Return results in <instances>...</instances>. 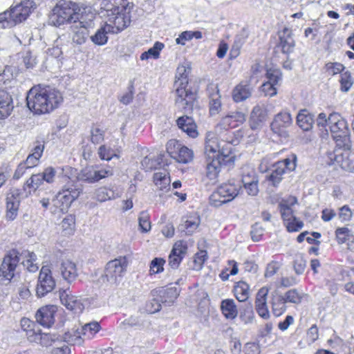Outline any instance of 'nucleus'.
Segmentation results:
<instances>
[{
	"label": "nucleus",
	"instance_id": "1",
	"mask_svg": "<svg viewBox=\"0 0 354 354\" xmlns=\"http://www.w3.org/2000/svg\"><path fill=\"white\" fill-rule=\"evenodd\" d=\"M100 6V15L106 19L105 25L91 37V41L98 46L106 44L108 33H118L129 26L133 8L128 0H102Z\"/></svg>",
	"mask_w": 354,
	"mask_h": 354
},
{
	"label": "nucleus",
	"instance_id": "2",
	"mask_svg": "<svg viewBox=\"0 0 354 354\" xmlns=\"http://www.w3.org/2000/svg\"><path fill=\"white\" fill-rule=\"evenodd\" d=\"M230 149H225L218 138L213 132H208L206 135L205 152L207 156L205 176L203 180L206 184L214 185L218 182V176L223 163L225 161L230 153Z\"/></svg>",
	"mask_w": 354,
	"mask_h": 354
},
{
	"label": "nucleus",
	"instance_id": "3",
	"mask_svg": "<svg viewBox=\"0 0 354 354\" xmlns=\"http://www.w3.org/2000/svg\"><path fill=\"white\" fill-rule=\"evenodd\" d=\"M62 93L51 86H34L28 93L27 106L35 114H44L56 109L62 102Z\"/></svg>",
	"mask_w": 354,
	"mask_h": 354
},
{
	"label": "nucleus",
	"instance_id": "4",
	"mask_svg": "<svg viewBox=\"0 0 354 354\" xmlns=\"http://www.w3.org/2000/svg\"><path fill=\"white\" fill-rule=\"evenodd\" d=\"M190 71L189 66L180 65L177 68L176 74L175 102L177 106L185 113H190L193 110L196 100V93L188 88V75Z\"/></svg>",
	"mask_w": 354,
	"mask_h": 354
},
{
	"label": "nucleus",
	"instance_id": "5",
	"mask_svg": "<svg viewBox=\"0 0 354 354\" xmlns=\"http://www.w3.org/2000/svg\"><path fill=\"white\" fill-rule=\"evenodd\" d=\"M36 8L32 0H24L10 8L0 13V28H8L25 21Z\"/></svg>",
	"mask_w": 354,
	"mask_h": 354
},
{
	"label": "nucleus",
	"instance_id": "6",
	"mask_svg": "<svg viewBox=\"0 0 354 354\" xmlns=\"http://www.w3.org/2000/svg\"><path fill=\"white\" fill-rule=\"evenodd\" d=\"M77 5L68 0H59L49 16V24L59 27L66 22L73 23L80 15Z\"/></svg>",
	"mask_w": 354,
	"mask_h": 354
},
{
	"label": "nucleus",
	"instance_id": "7",
	"mask_svg": "<svg viewBox=\"0 0 354 354\" xmlns=\"http://www.w3.org/2000/svg\"><path fill=\"white\" fill-rule=\"evenodd\" d=\"M241 185L234 180L221 185L209 196V204L218 207L234 199L239 194Z\"/></svg>",
	"mask_w": 354,
	"mask_h": 354
},
{
	"label": "nucleus",
	"instance_id": "8",
	"mask_svg": "<svg viewBox=\"0 0 354 354\" xmlns=\"http://www.w3.org/2000/svg\"><path fill=\"white\" fill-rule=\"evenodd\" d=\"M95 15L92 12L82 13L79 19L74 20L71 26L72 40L78 45L84 44L88 36V29L93 27Z\"/></svg>",
	"mask_w": 354,
	"mask_h": 354
},
{
	"label": "nucleus",
	"instance_id": "9",
	"mask_svg": "<svg viewBox=\"0 0 354 354\" xmlns=\"http://www.w3.org/2000/svg\"><path fill=\"white\" fill-rule=\"evenodd\" d=\"M81 192L82 190L73 184L65 185L53 200L55 211L66 212Z\"/></svg>",
	"mask_w": 354,
	"mask_h": 354
},
{
	"label": "nucleus",
	"instance_id": "10",
	"mask_svg": "<svg viewBox=\"0 0 354 354\" xmlns=\"http://www.w3.org/2000/svg\"><path fill=\"white\" fill-rule=\"evenodd\" d=\"M129 264L127 257H120L109 261L104 269L102 277L111 284H116L127 271Z\"/></svg>",
	"mask_w": 354,
	"mask_h": 354
},
{
	"label": "nucleus",
	"instance_id": "11",
	"mask_svg": "<svg viewBox=\"0 0 354 354\" xmlns=\"http://www.w3.org/2000/svg\"><path fill=\"white\" fill-rule=\"evenodd\" d=\"M297 156L292 153L286 158L277 162L272 166V170L267 176L268 180L274 187H277L283 179V175L286 171H293L296 167Z\"/></svg>",
	"mask_w": 354,
	"mask_h": 354
},
{
	"label": "nucleus",
	"instance_id": "12",
	"mask_svg": "<svg viewBox=\"0 0 354 354\" xmlns=\"http://www.w3.org/2000/svg\"><path fill=\"white\" fill-rule=\"evenodd\" d=\"M246 120V115L241 111H230L223 117L215 127V133L221 136L230 128H235L242 124Z\"/></svg>",
	"mask_w": 354,
	"mask_h": 354
},
{
	"label": "nucleus",
	"instance_id": "13",
	"mask_svg": "<svg viewBox=\"0 0 354 354\" xmlns=\"http://www.w3.org/2000/svg\"><path fill=\"white\" fill-rule=\"evenodd\" d=\"M166 149L171 157L178 162L186 164L193 160L194 153L192 150L185 146H181L176 140H169L167 143Z\"/></svg>",
	"mask_w": 354,
	"mask_h": 354
},
{
	"label": "nucleus",
	"instance_id": "14",
	"mask_svg": "<svg viewBox=\"0 0 354 354\" xmlns=\"http://www.w3.org/2000/svg\"><path fill=\"white\" fill-rule=\"evenodd\" d=\"M55 287V281L52 276L50 268L42 266L40 270L36 287V294L38 297H44L50 292Z\"/></svg>",
	"mask_w": 354,
	"mask_h": 354
},
{
	"label": "nucleus",
	"instance_id": "15",
	"mask_svg": "<svg viewBox=\"0 0 354 354\" xmlns=\"http://www.w3.org/2000/svg\"><path fill=\"white\" fill-rule=\"evenodd\" d=\"M19 261V258L16 251H12L5 256L0 267V277L10 281Z\"/></svg>",
	"mask_w": 354,
	"mask_h": 354
},
{
	"label": "nucleus",
	"instance_id": "16",
	"mask_svg": "<svg viewBox=\"0 0 354 354\" xmlns=\"http://www.w3.org/2000/svg\"><path fill=\"white\" fill-rule=\"evenodd\" d=\"M187 252V245L183 241L174 243L169 255L168 264L172 269H177Z\"/></svg>",
	"mask_w": 354,
	"mask_h": 354
},
{
	"label": "nucleus",
	"instance_id": "17",
	"mask_svg": "<svg viewBox=\"0 0 354 354\" xmlns=\"http://www.w3.org/2000/svg\"><path fill=\"white\" fill-rule=\"evenodd\" d=\"M59 297L62 304L66 308L75 314L82 313L84 306L80 298L71 294L69 290H65L59 292Z\"/></svg>",
	"mask_w": 354,
	"mask_h": 354
},
{
	"label": "nucleus",
	"instance_id": "18",
	"mask_svg": "<svg viewBox=\"0 0 354 354\" xmlns=\"http://www.w3.org/2000/svg\"><path fill=\"white\" fill-rule=\"evenodd\" d=\"M57 307L54 305L45 306L40 308L36 313L37 322L44 327L49 328L55 322V314Z\"/></svg>",
	"mask_w": 354,
	"mask_h": 354
},
{
	"label": "nucleus",
	"instance_id": "19",
	"mask_svg": "<svg viewBox=\"0 0 354 354\" xmlns=\"http://www.w3.org/2000/svg\"><path fill=\"white\" fill-rule=\"evenodd\" d=\"M269 290L267 287H263L257 293L255 300V308L258 315L267 319L270 317V313L267 305V296Z\"/></svg>",
	"mask_w": 354,
	"mask_h": 354
},
{
	"label": "nucleus",
	"instance_id": "20",
	"mask_svg": "<svg viewBox=\"0 0 354 354\" xmlns=\"http://www.w3.org/2000/svg\"><path fill=\"white\" fill-rule=\"evenodd\" d=\"M242 183L248 195L255 196L259 193L258 176L254 170L250 169L247 174L242 176Z\"/></svg>",
	"mask_w": 354,
	"mask_h": 354
},
{
	"label": "nucleus",
	"instance_id": "21",
	"mask_svg": "<svg viewBox=\"0 0 354 354\" xmlns=\"http://www.w3.org/2000/svg\"><path fill=\"white\" fill-rule=\"evenodd\" d=\"M272 313L276 317L283 315L287 308L286 301L283 294L278 289L271 292V301Z\"/></svg>",
	"mask_w": 354,
	"mask_h": 354
},
{
	"label": "nucleus",
	"instance_id": "22",
	"mask_svg": "<svg viewBox=\"0 0 354 354\" xmlns=\"http://www.w3.org/2000/svg\"><path fill=\"white\" fill-rule=\"evenodd\" d=\"M253 87L248 81H242L232 90V99L235 102L246 100L252 95Z\"/></svg>",
	"mask_w": 354,
	"mask_h": 354
},
{
	"label": "nucleus",
	"instance_id": "23",
	"mask_svg": "<svg viewBox=\"0 0 354 354\" xmlns=\"http://www.w3.org/2000/svg\"><path fill=\"white\" fill-rule=\"evenodd\" d=\"M292 123V118L289 112L281 111L277 114L271 124V129L275 133L280 134L283 129L289 127Z\"/></svg>",
	"mask_w": 354,
	"mask_h": 354
},
{
	"label": "nucleus",
	"instance_id": "24",
	"mask_svg": "<svg viewBox=\"0 0 354 354\" xmlns=\"http://www.w3.org/2000/svg\"><path fill=\"white\" fill-rule=\"evenodd\" d=\"M200 223V217L196 214L187 215L182 218L178 230L187 235H192L197 230Z\"/></svg>",
	"mask_w": 354,
	"mask_h": 354
},
{
	"label": "nucleus",
	"instance_id": "25",
	"mask_svg": "<svg viewBox=\"0 0 354 354\" xmlns=\"http://www.w3.org/2000/svg\"><path fill=\"white\" fill-rule=\"evenodd\" d=\"M344 126V121H340L338 124H332L329 126V128L333 133V138L337 142V145L348 149L350 147L349 138L346 134V132L342 131Z\"/></svg>",
	"mask_w": 354,
	"mask_h": 354
},
{
	"label": "nucleus",
	"instance_id": "26",
	"mask_svg": "<svg viewBox=\"0 0 354 354\" xmlns=\"http://www.w3.org/2000/svg\"><path fill=\"white\" fill-rule=\"evenodd\" d=\"M177 125L183 132L192 138L198 136L197 126L192 118L187 115L179 117L176 120Z\"/></svg>",
	"mask_w": 354,
	"mask_h": 354
},
{
	"label": "nucleus",
	"instance_id": "27",
	"mask_svg": "<svg viewBox=\"0 0 354 354\" xmlns=\"http://www.w3.org/2000/svg\"><path fill=\"white\" fill-rule=\"evenodd\" d=\"M297 203L295 197L289 196L287 199H283L279 204V211L285 223L292 221L294 217L292 207Z\"/></svg>",
	"mask_w": 354,
	"mask_h": 354
},
{
	"label": "nucleus",
	"instance_id": "28",
	"mask_svg": "<svg viewBox=\"0 0 354 354\" xmlns=\"http://www.w3.org/2000/svg\"><path fill=\"white\" fill-rule=\"evenodd\" d=\"M266 110L259 105L253 107L250 118V126L252 130L259 129L266 120Z\"/></svg>",
	"mask_w": 354,
	"mask_h": 354
},
{
	"label": "nucleus",
	"instance_id": "29",
	"mask_svg": "<svg viewBox=\"0 0 354 354\" xmlns=\"http://www.w3.org/2000/svg\"><path fill=\"white\" fill-rule=\"evenodd\" d=\"M14 109L12 96L6 90L0 91V119L8 117Z\"/></svg>",
	"mask_w": 354,
	"mask_h": 354
},
{
	"label": "nucleus",
	"instance_id": "30",
	"mask_svg": "<svg viewBox=\"0 0 354 354\" xmlns=\"http://www.w3.org/2000/svg\"><path fill=\"white\" fill-rule=\"evenodd\" d=\"M279 34L280 46L283 53L286 54L292 53L295 46L292 30L288 28H284Z\"/></svg>",
	"mask_w": 354,
	"mask_h": 354
},
{
	"label": "nucleus",
	"instance_id": "31",
	"mask_svg": "<svg viewBox=\"0 0 354 354\" xmlns=\"http://www.w3.org/2000/svg\"><path fill=\"white\" fill-rule=\"evenodd\" d=\"M335 236L339 244L346 243L347 248L351 251H354V234L346 227H338L335 230Z\"/></svg>",
	"mask_w": 354,
	"mask_h": 354
},
{
	"label": "nucleus",
	"instance_id": "32",
	"mask_svg": "<svg viewBox=\"0 0 354 354\" xmlns=\"http://www.w3.org/2000/svg\"><path fill=\"white\" fill-rule=\"evenodd\" d=\"M60 272L63 279L68 283L73 282L77 277L76 265L69 260L62 261L60 266Z\"/></svg>",
	"mask_w": 354,
	"mask_h": 354
},
{
	"label": "nucleus",
	"instance_id": "33",
	"mask_svg": "<svg viewBox=\"0 0 354 354\" xmlns=\"http://www.w3.org/2000/svg\"><path fill=\"white\" fill-rule=\"evenodd\" d=\"M221 310L227 319H234L238 315V310L235 302L232 299H223L221 303Z\"/></svg>",
	"mask_w": 354,
	"mask_h": 354
},
{
	"label": "nucleus",
	"instance_id": "34",
	"mask_svg": "<svg viewBox=\"0 0 354 354\" xmlns=\"http://www.w3.org/2000/svg\"><path fill=\"white\" fill-rule=\"evenodd\" d=\"M313 116L307 110H301L297 116V123L304 131H309L313 127Z\"/></svg>",
	"mask_w": 354,
	"mask_h": 354
},
{
	"label": "nucleus",
	"instance_id": "35",
	"mask_svg": "<svg viewBox=\"0 0 354 354\" xmlns=\"http://www.w3.org/2000/svg\"><path fill=\"white\" fill-rule=\"evenodd\" d=\"M234 293L238 301H245L250 296V286L245 281H240L236 283L234 287Z\"/></svg>",
	"mask_w": 354,
	"mask_h": 354
},
{
	"label": "nucleus",
	"instance_id": "36",
	"mask_svg": "<svg viewBox=\"0 0 354 354\" xmlns=\"http://www.w3.org/2000/svg\"><path fill=\"white\" fill-rule=\"evenodd\" d=\"M82 332L80 328L65 333L62 337L63 341L69 344L80 346L84 342Z\"/></svg>",
	"mask_w": 354,
	"mask_h": 354
},
{
	"label": "nucleus",
	"instance_id": "37",
	"mask_svg": "<svg viewBox=\"0 0 354 354\" xmlns=\"http://www.w3.org/2000/svg\"><path fill=\"white\" fill-rule=\"evenodd\" d=\"M22 255L25 258L22 261L24 267L26 268L30 272H36L39 266L38 263L36 262L37 257L35 254L32 252L25 251L22 253Z\"/></svg>",
	"mask_w": 354,
	"mask_h": 354
},
{
	"label": "nucleus",
	"instance_id": "38",
	"mask_svg": "<svg viewBox=\"0 0 354 354\" xmlns=\"http://www.w3.org/2000/svg\"><path fill=\"white\" fill-rule=\"evenodd\" d=\"M330 160L333 165H338L343 169L349 170L351 169L348 160L344 158V154L339 150L330 153Z\"/></svg>",
	"mask_w": 354,
	"mask_h": 354
},
{
	"label": "nucleus",
	"instance_id": "39",
	"mask_svg": "<svg viewBox=\"0 0 354 354\" xmlns=\"http://www.w3.org/2000/svg\"><path fill=\"white\" fill-rule=\"evenodd\" d=\"M100 326L97 322H92L82 326L80 330L84 337L91 339L100 330Z\"/></svg>",
	"mask_w": 354,
	"mask_h": 354
},
{
	"label": "nucleus",
	"instance_id": "40",
	"mask_svg": "<svg viewBox=\"0 0 354 354\" xmlns=\"http://www.w3.org/2000/svg\"><path fill=\"white\" fill-rule=\"evenodd\" d=\"M153 181L156 185L161 190L169 187L170 178L165 171L156 172L153 174Z\"/></svg>",
	"mask_w": 354,
	"mask_h": 354
},
{
	"label": "nucleus",
	"instance_id": "41",
	"mask_svg": "<svg viewBox=\"0 0 354 354\" xmlns=\"http://www.w3.org/2000/svg\"><path fill=\"white\" fill-rule=\"evenodd\" d=\"M78 178L80 180L89 183H96V167H88L84 168L79 174Z\"/></svg>",
	"mask_w": 354,
	"mask_h": 354
},
{
	"label": "nucleus",
	"instance_id": "42",
	"mask_svg": "<svg viewBox=\"0 0 354 354\" xmlns=\"http://www.w3.org/2000/svg\"><path fill=\"white\" fill-rule=\"evenodd\" d=\"M59 340V336L56 334L41 333L39 337L37 344L48 347L53 344L55 345Z\"/></svg>",
	"mask_w": 354,
	"mask_h": 354
},
{
	"label": "nucleus",
	"instance_id": "43",
	"mask_svg": "<svg viewBox=\"0 0 354 354\" xmlns=\"http://www.w3.org/2000/svg\"><path fill=\"white\" fill-rule=\"evenodd\" d=\"M97 154L101 160L109 161L113 158H119V156L110 147L101 145L97 150Z\"/></svg>",
	"mask_w": 354,
	"mask_h": 354
},
{
	"label": "nucleus",
	"instance_id": "44",
	"mask_svg": "<svg viewBox=\"0 0 354 354\" xmlns=\"http://www.w3.org/2000/svg\"><path fill=\"white\" fill-rule=\"evenodd\" d=\"M75 220L73 216L68 215L65 217L62 223L61 227L65 235H71L75 230Z\"/></svg>",
	"mask_w": 354,
	"mask_h": 354
},
{
	"label": "nucleus",
	"instance_id": "45",
	"mask_svg": "<svg viewBox=\"0 0 354 354\" xmlns=\"http://www.w3.org/2000/svg\"><path fill=\"white\" fill-rule=\"evenodd\" d=\"M221 107V96L217 91L210 95L209 100V113L211 115H215L218 113Z\"/></svg>",
	"mask_w": 354,
	"mask_h": 354
},
{
	"label": "nucleus",
	"instance_id": "46",
	"mask_svg": "<svg viewBox=\"0 0 354 354\" xmlns=\"http://www.w3.org/2000/svg\"><path fill=\"white\" fill-rule=\"evenodd\" d=\"M42 178L43 176L41 174H32L31 177L26 180L25 186L36 190L44 182V180Z\"/></svg>",
	"mask_w": 354,
	"mask_h": 354
},
{
	"label": "nucleus",
	"instance_id": "47",
	"mask_svg": "<svg viewBox=\"0 0 354 354\" xmlns=\"http://www.w3.org/2000/svg\"><path fill=\"white\" fill-rule=\"evenodd\" d=\"M266 77L268 81L266 82L277 86L281 81V73L278 69H269L267 71Z\"/></svg>",
	"mask_w": 354,
	"mask_h": 354
},
{
	"label": "nucleus",
	"instance_id": "48",
	"mask_svg": "<svg viewBox=\"0 0 354 354\" xmlns=\"http://www.w3.org/2000/svg\"><path fill=\"white\" fill-rule=\"evenodd\" d=\"M104 138V131L97 127H93L91 129V141L94 145L101 143Z\"/></svg>",
	"mask_w": 354,
	"mask_h": 354
},
{
	"label": "nucleus",
	"instance_id": "49",
	"mask_svg": "<svg viewBox=\"0 0 354 354\" xmlns=\"http://www.w3.org/2000/svg\"><path fill=\"white\" fill-rule=\"evenodd\" d=\"M207 259V254L205 250H201L197 252L194 258V270H201L203 267V263Z\"/></svg>",
	"mask_w": 354,
	"mask_h": 354
},
{
	"label": "nucleus",
	"instance_id": "50",
	"mask_svg": "<svg viewBox=\"0 0 354 354\" xmlns=\"http://www.w3.org/2000/svg\"><path fill=\"white\" fill-rule=\"evenodd\" d=\"M165 263V259L162 258L153 259L150 264V273L151 274H158L163 271V266Z\"/></svg>",
	"mask_w": 354,
	"mask_h": 354
},
{
	"label": "nucleus",
	"instance_id": "51",
	"mask_svg": "<svg viewBox=\"0 0 354 354\" xmlns=\"http://www.w3.org/2000/svg\"><path fill=\"white\" fill-rule=\"evenodd\" d=\"M325 69L328 75H335L340 73L344 69V66L339 62H328L325 65Z\"/></svg>",
	"mask_w": 354,
	"mask_h": 354
},
{
	"label": "nucleus",
	"instance_id": "52",
	"mask_svg": "<svg viewBox=\"0 0 354 354\" xmlns=\"http://www.w3.org/2000/svg\"><path fill=\"white\" fill-rule=\"evenodd\" d=\"M286 303L298 304L301 302V297L296 289H291L283 294Z\"/></svg>",
	"mask_w": 354,
	"mask_h": 354
},
{
	"label": "nucleus",
	"instance_id": "53",
	"mask_svg": "<svg viewBox=\"0 0 354 354\" xmlns=\"http://www.w3.org/2000/svg\"><path fill=\"white\" fill-rule=\"evenodd\" d=\"M95 198L100 202H105L112 200L111 198L110 191L107 187H102L95 191Z\"/></svg>",
	"mask_w": 354,
	"mask_h": 354
},
{
	"label": "nucleus",
	"instance_id": "54",
	"mask_svg": "<svg viewBox=\"0 0 354 354\" xmlns=\"http://www.w3.org/2000/svg\"><path fill=\"white\" fill-rule=\"evenodd\" d=\"M139 226L142 232H147L151 230V223L149 216L145 212H142L138 218Z\"/></svg>",
	"mask_w": 354,
	"mask_h": 354
},
{
	"label": "nucleus",
	"instance_id": "55",
	"mask_svg": "<svg viewBox=\"0 0 354 354\" xmlns=\"http://www.w3.org/2000/svg\"><path fill=\"white\" fill-rule=\"evenodd\" d=\"M19 207V205H17V203H6V218L8 220L13 221L17 218Z\"/></svg>",
	"mask_w": 354,
	"mask_h": 354
},
{
	"label": "nucleus",
	"instance_id": "56",
	"mask_svg": "<svg viewBox=\"0 0 354 354\" xmlns=\"http://www.w3.org/2000/svg\"><path fill=\"white\" fill-rule=\"evenodd\" d=\"M71 348L59 340L51 349L50 354H71Z\"/></svg>",
	"mask_w": 354,
	"mask_h": 354
},
{
	"label": "nucleus",
	"instance_id": "57",
	"mask_svg": "<svg viewBox=\"0 0 354 354\" xmlns=\"http://www.w3.org/2000/svg\"><path fill=\"white\" fill-rule=\"evenodd\" d=\"M56 173V170L54 167H47L41 173L43 176L42 179L48 183H53L55 180Z\"/></svg>",
	"mask_w": 354,
	"mask_h": 354
},
{
	"label": "nucleus",
	"instance_id": "58",
	"mask_svg": "<svg viewBox=\"0 0 354 354\" xmlns=\"http://www.w3.org/2000/svg\"><path fill=\"white\" fill-rule=\"evenodd\" d=\"M263 232L264 227H263V226L260 223H256L254 225H252V230L250 232L252 240L254 241H259L260 238L263 234Z\"/></svg>",
	"mask_w": 354,
	"mask_h": 354
},
{
	"label": "nucleus",
	"instance_id": "59",
	"mask_svg": "<svg viewBox=\"0 0 354 354\" xmlns=\"http://www.w3.org/2000/svg\"><path fill=\"white\" fill-rule=\"evenodd\" d=\"M286 225L288 231L289 232H297L300 230L304 224L303 223L295 217L292 221H288L286 223Z\"/></svg>",
	"mask_w": 354,
	"mask_h": 354
},
{
	"label": "nucleus",
	"instance_id": "60",
	"mask_svg": "<svg viewBox=\"0 0 354 354\" xmlns=\"http://www.w3.org/2000/svg\"><path fill=\"white\" fill-rule=\"evenodd\" d=\"M261 89L265 96L273 97L277 94L276 85L268 82L263 83L261 85Z\"/></svg>",
	"mask_w": 354,
	"mask_h": 354
},
{
	"label": "nucleus",
	"instance_id": "61",
	"mask_svg": "<svg viewBox=\"0 0 354 354\" xmlns=\"http://www.w3.org/2000/svg\"><path fill=\"white\" fill-rule=\"evenodd\" d=\"M341 90L347 92L353 85V81L350 75L344 73L341 77Z\"/></svg>",
	"mask_w": 354,
	"mask_h": 354
},
{
	"label": "nucleus",
	"instance_id": "62",
	"mask_svg": "<svg viewBox=\"0 0 354 354\" xmlns=\"http://www.w3.org/2000/svg\"><path fill=\"white\" fill-rule=\"evenodd\" d=\"M306 266V261L302 257H298L294 261V269L297 274L304 273Z\"/></svg>",
	"mask_w": 354,
	"mask_h": 354
},
{
	"label": "nucleus",
	"instance_id": "63",
	"mask_svg": "<svg viewBox=\"0 0 354 354\" xmlns=\"http://www.w3.org/2000/svg\"><path fill=\"white\" fill-rule=\"evenodd\" d=\"M26 333V335L28 339L30 342L37 343L39 340V337L40 336L41 332V330L37 326V328H33L30 330H27Z\"/></svg>",
	"mask_w": 354,
	"mask_h": 354
},
{
	"label": "nucleus",
	"instance_id": "64",
	"mask_svg": "<svg viewBox=\"0 0 354 354\" xmlns=\"http://www.w3.org/2000/svg\"><path fill=\"white\" fill-rule=\"evenodd\" d=\"M23 61L27 68H32L37 64L35 57L29 51L25 53Z\"/></svg>",
	"mask_w": 354,
	"mask_h": 354
}]
</instances>
